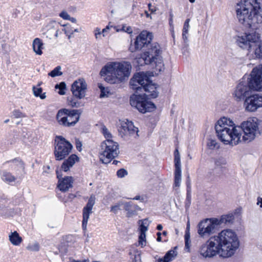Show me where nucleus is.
<instances>
[{
	"label": "nucleus",
	"instance_id": "obj_60",
	"mask_svg": "<svg viewBox=\"0 0 262 262\" xmlns=\"http://www.w3.org/2000/svg\"><path fill=\"white\" fill-rule=\"evenodd\" d=\"M110 29V27L108 26H107L105 28H104L102 29L101 32V34H102L103 36H105V33Z\"/></svg>",
	"mask_w": 262,
	"mask_h": 262
},
{
	"label": "nucleus",
	"instance_id": "obj_64",
	"mask_svg": "<svg viewBox=\"0 0 262 262\" xmlns=\"http://www.w3.org/2000/svg\"><path fill=\"white\" fill-rule=\"evenodd\" d=\"M89 260L88 259H84V260H73L72 262H89Z\"/></svg>",
	"mask_w": 262,
	"mask_h": 262
},
{
	"label": "nucleus",
	"instance_id": "obj_29",
	"mask_svg": "<svg viewBox=\"0 0 262 262\" xmlns=\"http://www.w3.org/2000/svg\"><path fill=\"white\" fill-rule=\"evenodd\" d=\"M2 180L8 183H10L14 182L16 178L15 176L12 175V174L7 171H3L2 174Z\"/></svg>",
	"mask_w": 262,
	"mask_h": 262
},
{
	"label": "nucleus",
	"instance_id": "obj_42",
	"mask_svg": "<svg viewBox=\"0 0 262 262\" xmlns=\"http://www.w3.org/2000/svg\"><path fill=\"white\" fill-rule=\"evenodd\" d=\"M6 163H14L17 166H18L19 165H20L23 168L24 167V162H23V161L21 160V159L20 158H14L13 159H12V160H10L6 161Z\"/></svg>",
	"mask_w": 262,
	"mask_h": 262
},
{
	"label": "nucleus",
	"instance_id": "obj_49",
	"mask_svg": "<svg viewBox=\"0 0 262 262\" xmlns=\"http://www.w3.org/2000/svg\"><path fill=\"white\" fill-rule=\"evenodd\" d=\"M27 248L33 251H38L39 250V245L38 243H35L32 245H29Z\"/></svg>",
	"mask_w": 262,
	"mask_h": 262
},
{
	"label": "nucleus",
	"instance_id": "obj_14",
	"mask_svg": "<svg viewBox=\"0 0 262 262\" xmlns=\"http://www.w3.org/2000/svg\"><path fill=\"white\" fill-rule=\"evenodd\" d=\"M243 77L234 88L233 97L236 101H245L254 91L249 84L247 78Z\"/></svg>",
	"mask_w": 262,
	"mask_h": 262
},
{
	"label": "nucleus",
	"instance_id": "obj_23",
	"mask_svg": "<svg viewBox=\"0 0 262 262\" xmlns=\"http://www.w3.org/2000/svg\"><path fill=\"white\" fill-rule=\"evenodd\" d=\"M79 161V157L75 154H72L70 156L68 159L64 160L61 165V170L64 172L70 170V168L72 167L76 161Z\"/></svg>",
	"mask_w": 262,
	"mask_h": 262
},
{
	"label": "nucleus",
	"instance_id": "obj_53",
	"mask_svg": "<svg viewBox=\"0 0 262 262\" xmlns=\"http://www.w3.org/2000/svg\"><path fill=\"white\" fill-rule=\"evenodd\" d=\"M187 191H191V181L189 175L188 174L186 180Z\"/></svg>",
	"mask_w": 262,
	"mask_h": 262
},
{
	"label": "nucleus",
	"instance_id": "obj_62",
	"mask_svg": "<svg viewBox=\"0 0 262 262\" xmlns=\"http://www.w3.org/2000/svg\"><path fill=\"white\" fill-rule=\"evenodd\" d=\"M76 197V195L73 193H70L69 194L68 198L71 200L74 199Z\"/></svg>",
	"mask_w": 262,
	"mask_h": 262
},
{
	"label": "nucleus",
	"instance_id": "obj_39",
	"mask_svg": "<svg viewBox=\"0 0 262 262\" xmlns=\"http://www.w3.org/2000/svg\"><path fill=\"white\" fill-rule=\"evenodd\" d=\"M226 164V161L223 158H218L214 160L215 167L216 168H225L223 167V165Z\"/></svg>",
	"mask_w": 262,
	"mask_h": 262
},
{
	"label": "nucleus",
	"instance_id": "obj_12",
	"mask_svg": "<svg viewBox=\"0 0 262 262\" xmlns=\"http://www.w3.org/2000/svg\"><path fill=\"white\" fill-rule=\"evenodd\" d=\"M101 147L103 150L100 158V161L102 163L107 164L116 157L119 154V145L117 142L112 140H106L102 142Z\"/></svg>",
	"mask_w": 262,
	"mask_h": 262
},
{
	"label": "nucleus",
	"instance_id": "obj_48",
	"mask_svg": "<svg viewBox=\"0 0 262 262\" xmlns=\"http://www.w3.org/2000/svg\"><path fill=\"white\" fill-rule=\"evenodd\" d=\"M208 146L211 149H213L214 148L218 149L220 147L219 143L214 140H211L208 143Z\"/></svg>",
	"mask_w": 262,
	"mask_h": 262
},
{
	"label": "nucleus",
	"instance_id": "obj_41",
	"mask_svg": "<svg viewBox=\"0 0 262 262\" xmlns=\"http://www.w3.org/2000/svg\"><path fill=\"white\" fill-rule=\"evenodd\" d=\"M24 198L21 194H17L13 198L12 203L14 205H18L23 201Z\"/></svg>",
	"mask_w": 262,
	"mask_h": 262
},
{
	"label": "nucleus",
	"instance_id": "obj_51",
	"mask_svg": "<svg viewBox=\"0 0 262 262\" xmlns=\"http://www.w3.org/2000/svg\"><path fill=\"white\" fill-rule=\"evenodd\" d=\"M188 31L185 32L184 31H183L182 32V38L183 39L186 46H187V42L188 40Z\"/></svg>",
	"mask_w": 262,
	"mask_h": 262
},
{
	"label": "nucleus",
	"instance_id": "obj_32",
	"mask_svg": "<svg viewBox=\"0 0 262 262\" xmlns=\"http://www.w3.org/2000/svg\"><path fill=\"white\" fill-rule=\"evenodd\" d=\"M129 255H130V258H132L133 262L141 261L140 254L137 250L130 251L129 252Z\"/></svg>",
	"mask_w": 262,
	"mask_h": 262
},
{
	"label": "nucleus",
	"instance_id": "obj_37",
	"mask_svg": "<svg viewBox=\"0 0 262 262\" xmlns=\"http://www.w3.org/2000/svg\"><path fill=\"white\" fill-rule=\"evenodd\" d=\"M101 133L106 138V140H112V135L105 125H103L101 128Z\"/></svg>",
	"mask_w": 262,
	"mask_h": 262
},
{
	"label": "nucleus",
	"instance_id": "obj_56",
	"mask_svg": "<svg viewBox=\"0 0 262 262\" xmlns=\"http://www.w3.org/2000/svg\"><path fill=\"white\" fill-rule=\"evenodd\" d=\"M49 26L57 29L59 27V24L55 21H52L50 23Z\"/></svg>",
	"mask_w": 262,
	"mask_h": 262
},
{
	"label": "nucleus",
	"instance_id": "obj_46",
	"mask_svg": "<svg viewBox=\"0 0 262 262\" xmlns=\"http://www.w3.org/2000/svg\"><path fill=\"white\" fill-rule=\"evenodd\" d=\"M146 242V234L145 233H140L139 235V243L141 245V247L145 246V244H144V242L145 243Z\"/></svg>",
	"mask_w": 262,
	"mask_h": 262
},
{
	"label": "nucleus",
	"instance_id": "obj_11",
	"mask_svg": "<svg viewBox=\"0 0 262 262\" xmlns=\"http://www.w3.org/2000/svg\"><path fill=\"white\" fill-rule=\"evenodd\" d=\"M87 89V84L83 78H79L75 80L71 85V91L73 97L68 98L69 104L73 107H79L81 103L76 99H81L85 97V90Z\"/></svg>",
	"mask_w": 262,
	"mask_h": 262
},
{
	"label": "nucleus",
	"instance_id": "obj_5",
	"mask_svg": "<svg viewBox=\"0 0 262 262\" xmlns=\"http://www.w3.org/2000/svg\"><path fill=\"white\" fill-rule=\"evenodd\" d=\"M233 125V122L231 120L224 117L219 120L215 125L217 136L220 140L225 144L233 146L241 142V134L237 132Z\"/></svg>",
	"mask_w": 262,
	"mask_h": 262
},
{
	"label": "nucleus",
	"instance_id": "obj_10",
	"mask_svg": "<svg viewBox=\"0 0 262 262\" xmlns=\"http://www.w3.org/2000/svg\"><path fill=\"white\" fill-rule=\"evenodd\" d=\"M133 94L129 97L130 104L132 106L136 107L142 114L151 112L156 109L155 104L149 101V99H152L149 96V94Z\"/></svg>",
	"mask_w": 262,
	"mask_h": 262
},
{
	"label": "nucleus",
	"instance_id": "obj_40",
	"mask_svg": "<svg viewBox=\"0 0 262 262\" xmlns=\"http://www.w3.org/2000/svg\"><path fill=\"white\" fill-rule=\"evenodd\" d=\"M191 202V191H187L186 198L185 200V207L186 209H188L190 206Z\"/></svg>",
	"mask_w": 262,
	"mask_h": 262
},
{
	"label": "nucleus",
	"instance_id": "obj_50",
	"mask_svg": "<svg viewBox=\"0 0 262 262\" xmlns=\"http://www.w3.org/2000/svg\"><path fill=\"white\" fill-rule=\"evenodd\" d=\"M189 21H190L189 18H187L186 19V20L185 21L184 24L183 31H184L185 32L188 31L189 28Z\"/></svg>",
	"mask_w": 262,
	"mask_h": 262
},
{
	"label": "nucleus",
	"instance_id": "obj_27",
	"mask_svg": "<svg viewBox=\"0 0 262 262\" xmlns=\"http://www.w3.org/2000/svg\"><path fill=\"white\" fill-rule=\"evenodd\" d=\"M43 45L42 40L39 38H36L33 40L32 43L33 49L36 54L40 55L42 54Z\"/></svg>",
	"mask_w": 262,
	"mask_h": 262
},
{
	"label": "nucleus",
	"instance_id": "obj_13",
	"mask_svg": "<svg viewBox=\"0 0 262 262\" xmlns=\"http://www.w3.org/2000/svg\"><path fill=\"white\" fill-rule=\"evenodd\" d=\"M72 144L63 137L58 136L55 140L54 154L55 160H64L71 152Z\"/></svg>",
	"mask_w": 262,
	"mask_h": 262
},
{
	"label": "nucleus",
	"instance_id": "obj_1",
	"mask_svg": "<svg viewBox=\"0 0 262 262\" xmlns=\"http://www.w3.org/2000/svg\"><path fill=\"white\" fill-rule=\"evenodd\" d=\"M239 246L236 233L231 229L222 230L210 238L199 248V252L204 259H210L217 255L227 258L232 257Z\"/></svg>",
	"mask_w": 262,
	"mask_h": 262
},
{
	"label": "nucleus",
	"instance_id": "obj_34",
	"mask_svg": "<svg viewBox=\"0 0 262 262\" xmlns=\"http://www.w3.org/2000/svg\"><path fill=\"white\" fill-rule=\"evenodd\" d=\"M56 89H59L58 93L60 95H63L66 94V90L67 89L66 84L64 82L62 81L58 84H56L55 86Z\"/></svg>",
	"mask_w": 262,
	"mask_h": 262
},
{
	"label": "nucleus",
	"instance_id": "obj_61",
	"mask_svg": "<svg viewBox=\"0 0 262 262\" xmlns=\"http://www.w3.org/2000/svg\"><path fill=\"white\" fill-rule=\"evenodd\" d=\"M62 31H63L62 30V31H60L59 29H56V33H55V36L56 38L58 37V35L62 33Z\"/></svg>",
	"mask_w": 262,
	"mask_h": 262
},
{
	"label": "nucleus",
	"instance_id": "obj_24",
	"mask_svg": "<svg viewBox=\"0 0 262 262\" xmlns=\"http://www.w3.org/2000/svg\"><path fill=\"white\" fill-rule=\"evenodd\" d=\"M59 110L58 111L56 115V119L60 125H61L65 127H71L74 126L77 122L78 121V118H77L76 121H72L69 123L68 120V116L66 114H62V115H59Z\"/></svg>",
	"mask_w": 262,
	"mask_h": 262
},
{
	"label": "nucleus",
	"instance_id": "obj_21",
	"mask_svg": "<svg viewBox=\"0 0 262 262\" xmlns=\"http://www.w3.org/2000/svg\"><path fill=\"white\" fill-rule=\"evenodd\" d=\"M82 111L80 110H69L67 108H62L59 110V115H62V114H66L68 116V120L69 123L72 121H76L75 120L78 118V120L80 119V116Z\"/></svg>",
	"mask_w": 262,
	"mask_h": 262
},
{
	"label": "nucleus",
	"instance_id": "obj_30",
	"mask_svg": "<svg viewBox=\"0 0 262 262\" xmlns=\"http://www.w3.org/2000/svg\"><path fill=\"white\" fill-rule=\"evenodd\" d=\"M190 229V224L188 221L187 223L186 229L185 230V233L184 235L185 248L189 249L190 243V234L189 232Z\"/></svg>",
	"mask_w": 262,
	"mask_h": 262
},
{
	"label": "nucleus",
	"instance_id": "obj_36",
	"mask_svg": "<svg viewBox=\"0 0 262 262\" xmlns=\"http://www.w3.org/2000/svg\"><path fill=\"white\" fill-rule=\"evenodd\" d=\"M60 70L61 67H56L53 70L49 73L48 75L52 77L61 76L62 73L60 71Z\"/></svg>",
	"mask_w": 262,
	"mask_h": 262
},
{
	"label": "nucleus",
	"instance_id": "obj_31",
	"mask_svg": "<svg viewBox=\"0 0 262 262\" xmlns=\"http://www.w3.org/2000/svg\"><path fill=\"white\" fill-rule=\"evenodd\" d=\"M34 95L36 97H39L41 99H45L46 98V93H42V89L33 86L32 88Z\"/></svg>",
	"mask_w": 262,
	"mask_h": 262
},
{
	"label": "nucleus",
	"instance_id": "obj_28",
	"mask_svg": "<svg viewBox=\"0 0 262 262\" xmlns=\"http://www.w3.org/2000/svg\"><path fill=\"white\" fill-rule=\"evenodd\" d=\"M9 238L11 244L15 246H18L23 241V239L16 231L11 232Z\"/></svg>",
	"mask_w": 262,
	"mask_h": 262
},
{
	"label": "nucleus",
	"instance_id": "obj_47",
	"mask_svg": "<svg viewBox=\"0 0 262 262\" xmlns=\"http://www.w3.org/2000/svg\"><path fill=\"white\" fill-rule=\"evenodd\" d=\"M13 116L16 118H24L26 115L19 110H14L12 112Z\"/></svg>",
	"mask_w": 262,
	"mask_h": 262
},
{
	"label": "nucleus",
	"instance_id": "obj_26",
	"mask_svg": "<svg viewBox=\"0 0 262 262\" xmlns=\"http://www.w3.org/2000/svg\"><path fill=\"white\" fill-rule=\"evenodd\" d=\"M177 247H175L173 249H171L166 253L162 258H159L157 262H170L178 254L176 250Z\"/></svg>",
	"mask_w": 262,
	"mask_h": 262
},
{
	"label": "nucleus",
	"instance_id": "obj_43",
	"mask_svg": "<svg viewBox=\"0 0 262 262\" xmlns=\"http://www.w3.org/2000/svg\"><path fill=\"white\" fill-rule=\"evenodd\" d=\"M105 66H131V64L130 62L127 61L110 62L107 63Z\"/></svg>",
	"mask_w": 262,
	"mask_h": 262
},
{
	"label": "nucleus",
	"instance_id": "obj_57",
	"mask_svg": "<svg viewBox=\"0 0 262 262\" xmlns=\"http://www.w3.org/2000/svg\"><path fill=\"white\" fill-rule=\"evenodd\" d=\"M148 7L149 10L151 12H155L156 11L155 8L154 6H152L151 4H150V3L148 4Z\"/></svg>",
	"mask_w": 262,
	"mask_h": 262
},
{
	"label": "nucleus",
	"instance_id": "obj_45",
	"mask_svg": "<svg viewBox=\"0 0 262 262\" xmlns=\"http://www.w3.org/2000/svg\"><path fill=\"white\" fill-rule=\"evenodd\" d=\"M147 219H145L143 221L139 220V223L142 222V223L139 225V231L140 233H145V232L147 230V227L145 226L144 222L147 221Z\"/></svg>",
	"mask_w": 262,
	"mask_h": 262
},
{
	"label": "nucleus",
	"instance_id": "obj_33",
	"mask_svg": "<svg viewBox=\"0 0 262 262\" xmlns=\"http://www.w3.org/2000/svg\"><path fill=\"white\" fill-rule=\"evenodd\" d=\"M98 87L100 91V98H102L107 97V95L110 93L108 88L104 86L101 83H98Z\"/></svg>",
	"mask_w": 262,
	"mask_h": 262
},
{
	"label": "nucleus",
	"instance_id": "obj_8",
	"mask_svg": "<svg viewBox=\"0 0 262 262\" xmlns=\"http://www.w3.org/2000/svg\"><path fill=\"white\" fill-rule=\"evenodd\" d=\"M131 68L132 67H103L100 74L107 83H120L127 79Z\"/></svg>",
	"mask_w": 262,
	"mask_h": 262
},
{
	"label": "nucleus",
	"instance_id": "obj_9",
	"mask_svg": "<svg viewBox=\"0 0 262 262\" xmlns=\"http://www.w3.org/2000/svg\"><path fill=\"white\" fill-rule=\"evenodd\" d=\"M240 127L244 132L241 142L248 143L262 134V120L256 117H251L243 121Z\"/></svg>",
	"mask_w": 262,
	"mask_h": 262
},
{
	"label": "nucleus",
	"instance_id": "obj_55",
	"mask_svg": "<svg viewBox=\"0 0 262 262\" xmlns=\"http://www.w3.org/2000/svg\"><path fill=\"white\" fill-rule=\"evenodd\" d=\"M101 32L99 28H97L95 30V35L96 39L101 38Z\"/></svg>",
	"mask_w": 262,
	"mask_h": 262
},
{
	"label": "nucleus",
	"instance_id": "obj_35",
	"mask_svg": "<svg viewBox=\"0 0 262 262\" xmlns=\"http://www.w3.org/2000/svg\"><path fill=\"white\" fill-rule=\"evenodd\" d=\"M121 206H123L124 207V202L119 201L115 205L111 206V211L115 214H117L118 211L121 210L120 207Z\"/></svg>",
	"mask_w": 262,
	"mask_h": 262
},
{
	"label": "nucleus",
	"instance_id": "obj_58",
	"mask_svg": "<svg viewBox=\"0 0 262 262\" xmlns=\"http://www.w3.org/2000/svg\"><path fill=\"white\" fill-rule=\"evenodd\" d=\"M161 234H162V233L160 232H158L157 233V241L159 242H160L162 241Z\"/></svg>",
	"mask_w": 262,
	"mask_h": 262
},
{
	"label": "nucleus",
	"instance_id": "obj_15",
	"mask_svg": "<svg viewBox=\"0 0 262 262\" xmlns=\"http://www.w3.org/2000/svg\"><path fill=\"white\" fill-rule=\"evenodd\" d=\"M255 67L250 74L244 75L254 92H262V67Z\"/></svg>",
	"mask_w": 262,
	"mask_h": 262
},
{
	"label": "nucleus",
	"instance_id": "obj_2",
	"mask_svg": "<svg viewBox=\"0 0 262 262\" xmlns=\"http://www.w3.org/2000/svg\"><path fill=\"white\" fill-rule=\"evenodd\" d=\"M153 37L151 32L143 30L136 37L133 42L131 41L129 47V50L131 52L145 51L141 54L140 58L137 60V62L139 60H143L145 64L151 66H158L162 63V51L158 43L152 42Z\"/></svg>",
	"mask_w": 262,
	"mask_h": 262
},
{
	"label": "nucleus",
	"instance_id": "obj_19",
	"mask_svg": "<svg viewBox=\"0 0 262 262\" xmlns=\"http://www.w3.org/2000/svg\"><path fill=\"white\" fill-rule=\"evenodd\" d=\"M57 178L58 179L57 187L62 192L67 191L70 188L73 187V178L71 176H65L62 177L61 172L56 170Z\"/></svg>",
	"mask_w": 262,
	"mask_h": 262
},
{
	"label": "nucleus",
	"instance_id": "obj_59",
	"mask_svg": "<svg viewBox=\"0 0 262 262\" xmlns=\"http://www.w3.org/2000/svg\"><path fill=\"white\" fill-rule=\"evenodd\" d=\"M257 204L259 205L260 207L262 208V198L258 197Z\"/></svg>",
	"mask_w": 262,
	"mask_h": 262
},
{
	"label": "nucleus",
	"instance_id": "obj_6",
	"mask_svg": "<svg viewBox=\"0 0 262 262\" xmlns=\"http://www.w3.org/2000/svg\"><path fill=\"white\" fill-rule=\"evenodd\" d=\"M234 216L232 214L222 215L220 218H207L198 225V233L202 237L209 236L220 230L223 225H230L233 224Z\"/></svg>",
	"mask_w": 262,
	"mask_h": 262
},
{
	"label": "nucleus",
	"instance_id": "obj_22",
	"mask_svg": "<svg viewBox=\"0 0 262 262\" xmlns=\"http://www.w3.org/2000/svg\"><path fill=\"white\" fill-rule=\"evenodd\" d=\"M123 209L127 212L126 216L128 218L138 214L137 211L141 210V208L132 202H124Z\"/></svg>",
	"mask_w": 262,
	"mask_h": 262
},
{
	"label": "nucleus",
	"instance_id": "obj_25",
	"mask_svg": "<svg viewBox=\"0 0 262 262\" xmlns=\"http://www.w3.org/2000/svg\"><path fill=\"white\" fill-rule=\"evenodd\" d=\"M225 168H216L211 169L208 172L207 176L212 181H216L219 178L223 175Z\"/></svg>",
	"mask_w": 262,
	"mask_h": 262
},
{
	"label": "nucleus",
	"instance_id": "obj_17",
	"mask_svg": "<svg viewBox=\"0 0 262 262\" xmlns=\"http://www.w3.org/2000/svg\"><path fill=\"white\" fill-rule=\"evenodd\" d=\"M138 128L135 127L132 121L127 120V122L122 123L119 129L120 135L122 138H124L125 140H127L128 135L133 136L136 138L139 137Z\"/></svg>",
	"mask_w": 262,
	"mask_h": 262
},
{
	"label": "nucleus",
	"instance_id": "obj_44",
	"mask_svg": "<svg viewBox=\"0 0 262 262\" xmlns=\"http://www.w3.org/2000/svg\"><path fill=\"white\" fill-rule=\"evenodd\" d=\"M116 174L118 178H123L128 174V172L124 168H121L117 170Z\"/></svg>",
	"mask_w": 262,
	"mask_h": 262
},
{
	"label": "nucleus",
	"instance_id": "obj_18",
	"mask_svg": "<svg viewBox=\"0 0 262 262\" xmlns=\"http://www.w3.org/2000/svg\"><path fill=\"white\" fill-rule=\"evenodd\" d=\"M95 204V196L94 195H91L89 199L88 203L82 210V228L83 230H86V229L90 215L92 213V209Z\"/></svg>",
	"mask_w": 262,
	"mask_h": 262
},
{
	"label": "nucleus",
	"instance_id": "obj_7",
	"mask_svg": "<svg viewBox=\"0 0 262 262\" xmlns=\"http://www.w3.org/2000/svg\"><path fill=\"white\" fill-rule=\"evenodd\" d=\"M237 45L243 49L253 51L256 58H262V41L259 34L255 31L245 33L236 38Z\"/></svg>",
	"mask_w": 262,
	"mask_h": 262
},
{
	"label": "nucleus",
	"instance_id": "obj_54",
	"mask_svg": "<svg viewBox=\"0 0 262 262\" xmlns=\"http://www.w3.org/2000/svg\"><path fill=\"white\" fill-rule=\"evenodd\" d=\"M76 148L77 149L80 151L81 150H82V143L79 140V139H76Z\"/></svg>",
	"mask_w": 262,
	"mask_h": 262
},
{
	"label": "nucleus",
	"instance_id": "obj_20",
	"mask_svg": "<svg viewBox=\"0 0 262 262\" xmlns=\"http://www.w3.org/2000/svg\"><path fill=\"white\" fill-rule=\"evenodd\" d=\"M174 186L175 187H180L181 181V165L180 155L178 149H176L174 152Z\"/></svg>",
	"mask_w": 262,
	"mask_h": 262
},
{
	"label": "nucleus",
	"instance_id": "obj_38",
	"mask_svg": "<svg viewBox=\"0 0 262 262\" xmlns=\"http://www.w3.org/2000/svg\"><path fill=\"white\" fill-rule=\"evenodd\" d=\"M62 31H64V33L66 34L67 36H68V38L70 39L73 34L74 32H79L78 29H75L74 30H73L72 28L69 27H67L66 28L62 29Z\"/></svg>",
	"mask_w": 262,
	"mask_h": 262
},
{
	"label": "nucleus",
	"instance_id": "obj_63",
	"mask_svg": "<svg viewBox=\"0 0 262 262\" xmlns=\"http://www.w3.org/2000/svg\"><path fill=\"white\" fill-rule=\"evenodd\" d=\"M157 230L161 231L163 229V226L161 224H158L156 227Z\"/></svg>",
	"mask_w": 262,
	"mask_h": 262
},
{
	"label": "nucleus",
	"instance_id": "obj_16",
	"mask_svg": "<svg viewBox=\"0 0 262 262\" xmlns=\"http://www.w3.org/2000/svg\"><path fill=\"white\" fill-rule=\"evenodd\" d=\"M245 110L249 112L256 111L262 107V95L252 93L244 101Z\"/></svg>",
	"mask_w": 262,
	"mask_h": 262
},
{
	"label": "nucleus",
	"instance_id": "obj_4",
	"mask_svg": "<svg viewBox=\"0 0 262 262\" xmlns=\"http://www.w3.org/2000/svg\"><path fill=\"white\" fill-rule=\"evenodd\" d=\"M162 68L164 67H155V69L158 70V72L155 70L136 72L130 79V88L135 93H146L149 94V96L151 98H157L159 94L157 90L159 85L153 82L151 78L158 75L163 71Z\"/></svg>",
	"mask_w": 262,
	"mask_h": 262
},
{
	"label": "nucleus",
	"instance_id": "obj_52",
	"mask_svg": "<svg viewBox=\"0 0 262 262\" xmlns=\"http://www.w3.org/2000/svg\"><path fill=\"white\" fill-rule=\"evenodd\" d=\"M59 16L64 19H66V20L71 19V17H70V15H69L68 13L66 12H64V11L61 12L60 13Z\"/></svg>",
	"mask_w": 262,
	"mask_h": 262
},
{
	"label": "nucleus",
	"instance_id": "obj_3",
	"mask_svg": "<svg viewBox=\"0 0 262 262\" xmlns=\"http://www.w3.org/2000/svg\"><path fill=\"white\" fill-rule=\"evenodd\" d=\"M262 0H241L236 7L239 23L247 28L257 29L262 23Z\"/></svg>",
	"mask_w": 262,
	"mask_h": 262
}]
</instances>
